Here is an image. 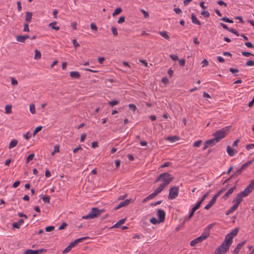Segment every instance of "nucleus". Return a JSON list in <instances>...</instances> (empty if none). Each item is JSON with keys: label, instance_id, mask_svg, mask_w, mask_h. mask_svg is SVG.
<instances>
[{"label": "nucleus", "instance_id": "obj_1", "mask_svg": "<svg viewBox=\"0 0 254 254\" xmlns=\"http://www.w3.org/2000/svg\"><path fill=\"white\" fill-rule=\"evenodd\" d=\"M174 177L172 175L168 172L163 173L160 174L158 177L155 180V183L159 182H163V183L161 184V185H164L166 187H167L173 180Z\"/></svg>", "mask_w": 254, "mask_h": 254}, {"label": "nucleus", "instance_id": "obj_2", "mask_svg": "<svg viewBox=\"0 0 254 254\" xmlns=\"http://www.w3.org/2000/svg\"><path fill=\"white\" fill-rule=\"evenodd\" d=\"M104 212H105L104 209H99L97 207H93L90 212L87 215L83 216L82 218L83 219H94L98 217Z\"/></svg>", "mask_w": 254, "mask_h": 254}, {"label": "nucleus", "instance_id": "obj_3", "mask_svg": "<svg viewBox=\"0 0 254 254\" xmlns=\"http://www.w3.org/2000/svg\"><path fill=\"white\" fill-rule=\"evenodd\" d=\"M239 231V229L238 228H236L231 231V232L227 234L225 236L224 241L222 242V243L224 244L225 245L230 248L232 243V240L233 238L238 234Z\"/></svg>", "mask_w": 254, "mask_h": 254}, {"label": "nucleus", "instance_id": "obj_4", "mask_svg": "<svg viewBox=\"0 0 254 254\" xmlns=\"http://www.w3.org/2000/svg\"><path fill=\"white\" fill-rule=\"evenodd\" d=\"M230 127H226L220 130H218L213 133L212 135L215 138V139H216L219 142L220 139L224 138L228 134Z\"/></svg>", "mask_w": 254, "mask_h": 254}, {"label": "nucleus", "instance_id": "obj_5", "mask_svg": "<svg viewBox=\"0 0 254 254\" xmlns=\"http://www.w3.org/2000/svg\"><path fill=\"white\" fill-rule=\"evenodd\" d=\"M88 237H84L75 240L73 242H71L68 246H67L63 252V254H66L68 253L71 249L74 247L79 243L82 242L83 240L88 239Z\"/></svg>", "mask_w": 254, "mask_h": 254}, {"label": "nucleus", "instance_id": "obj_6", "mask_svg": "<svg viewBox=\"0 0 254 254\" xmlns=\"http://www.w3.org/2000/svg\"><path fill=\"white\" fill-rule=\"evenodd\" d=\"M229 247L222 243L215 250V254H225L229 250Z\"/></svg>", "mask_w": 254, "mask_h": 254}, {"label": "nucleus", "instance_id": "obj_7", "mask_svg": "<svg viewBox=\"0 0 254 254\" xmlns=\"http://www.w3.org/2000/svg\"><path fill=\"white\" fill-rule=\"evenodd\" d=\"M179 195V188L173 187L170 188L168 198L169 199H173L176 198Z\"/></svg>", "mask_w": 254, "mask_h": 254}, {"label": "nucleus", "instance_id": "obj_8", "mask_svg": "<svg viewBox=\"0 0 254 254\" xmlns=\"http://www.w3.org/2000/svg\"><path fill=\"white\" fill-rule=\"evenodd\" d=\"M207 236L204 235L203 233L199 237L194 239L190 243V245L191 247L195 246L196 244L201 243L207 238Z\"/></svg>", "mask_w": 254, "mask_h": 254}, {"label": "nucleus", "instance_id": "obj_9", "mask_svg": "<svg viewBox=\"0 0 254 254\" xmlns=\"http://www.w3.org/2000/svg\"><path fill=\"white\" fill-rule=\"evenodd\" d=\"M254 189V180L251 181L249 185L242 191L243 193L248 196Z\"/></svg>", "mask_w": 254, "mask_h": 254}, {"label": "nucleus", "instance_id": "obj_10", "mask_svg": "<svg viewBox=\"0 0 254 254\" xmlns=\"http://www.w3.org/2000/svg\"><path fill=\"white\" fill-rule=\"evenodd\" d=\"M246 196H247L245 194L241 192L236 195L235 198L233 199V202L235 203L236 205L239 206V205L242 201L243 197Z\"/></svg>", "mask_w": 254, "mask_h": 254}, {"label": "nucleus", "instance_id": "obj_11", "mask_svg": "<svg viewBox=\"0 0 254 254\" xmlns=\"http://www.w3.org/2000/svg\"><path fill=\"white\" fill-rule=\"evenodd\" d=\"M158 217V222H162L164 221L165 218V213L164 210L159 209L157 213Z\"/></svg>", "mask_w": 254, "mask_h": 254}, {"label": "nucleus", "instance_id": "obj_12", "mask_svg": "<svg viewBox=\"0 0 254 254\" xmlns=\"http://www.w3.org/2000/svg\"><path fill=\"white\" fill-rule=\"evenodd\" d=\"M215 225V223H213L208 225L203 230V233L207 236L208 238L210 235V230L212 229L214 226Z\"/></svg>", "mask_w": 254, "mask_h": 254}, {"label": "nucleus", "instance_id": "obj_13", "mask_svg": "<svg viewBox=\"0 0 254 254\" xmlns=\"http://www.w3.org/2000/svg\"><path fill=\"white\" fill-rule=\"evenodd\" d=\"M245 243H246V241H244L243 242H242L239 243L237 245V246L235 248V249L233 251V253L234 254H238L239 253V251L241 250V249L245 245Z\"/></svg>", "mask_w": 254, "mask_h": 254}, {"label": "nucleus", "instance_id": "obj_14", "mask_svg": "<svg viewBox=\"0 0 254 254\" xmlns=\"http://www.w3.org/2000/svg\"><path fill=\"white\" fill-rule=\"evenodd\" d=\"M236 189V187L235 186L229 189L227 191V192L224 195V196H223V198L224 199H227L228 197H229V196L233 193V191Z\"/></svg>", "mask_w": 254, "mask_h": 254}, {"label": "nucleus", "instance_id": "obj_15", "mask_svg": "<svg viewBox=\"0 0 254 254\" xmlns=\"http://www.w3.org/2000/svg\"><path fill=\"white\" fill-rule=\"evenodd\" d=\"M216 200L215 198L213 197L210 202L204 207V209L206 210L209 209L215 203Z\"/></svg>", "mask_w": 254, "mask_h": 254}, {"label": "nucleus", "instance_id": "obj_16", "mask_svg": "<svg viewBox=\"0 0 254 254\" xmlns=\"http://www.w3.org/2000/svg\"><path fill=\"white\" fill-rule=\"evenodd\" d=\"M131 202H132L131 199H127L122 202H121L119 203V206L122 208L123 207H125L128 205Z\"/></svg>", "mask_w": 254, "mask_h": 254}, {"label": "nucleus", "instance_id": "obj_17", "mask_svg": "<svg viewBox=\"0 0 254 254\" xmlns=\"http://www.w3.org/2000/svg\"><path fill=\"white\" fill-rule=\"evenodd\" d=\"M198 208H199L195 205L191 209L189 215L188 217L186 219V220H189V219H190L193 216L195 211Z\"/></svg>", "mask_w": 254, "mask_h": 254}, {"label": "nucleus", "instance_id": "obj_18", "mask_svg": "<svg viewBox=\"0 0 254 254\" xmlns=\"http://www.w3.org/2000/svg\"><path fill=\"white\" fill-rule=\"evenodd\" d=\"M24 222V220L23 219H20L18 221L16 222H13L12 224L13 228H17L19 229L21 225H22Z\"/></svg>", "mask_w": 254, "mask_h": 254}, {"label": "nucleus", "instance_id": "obj_19", "mask_svg": "<svg viewBox=\"0 0 254 254\" xmlns=\"http://www.w3.org/2000/svg\"><path fill=\"white\" fill-rule=\"evenodd\" d=\"M32 16V12L27 11L25 13V21L27 23H29L31 21Z\"/></svg>", "mask_w": 254, "mask_h": 254}, {"label": "nucleus", "instance_id": "obj_20", "mask_svg": "<svg viewBox=\"0 0 254 254\" xmlns=\"http://www.w3.org/2000/svg\"><path fill=\"white\" fill-rule=\"evenodd\" d=\"M227 152L228 155L230 156H233L237 152L233 148L231 147L230 146L227 147Z\"/></svg>", "mask_w": 254, "mask_h": 254}, {"label": "nucleus", "instance_id": "obj_21", "mask_svg": "<svg viewBox=\"0 0 254 254\" xmlns=\"http://www.w3.org/2000/svg\"><path fill=\"white\" fill-rule=\"evenodd\" d=\"M254 161V159H252V160H250L249 161L245 163L241 167V168L240 169L243 172L245 169H246L249 166H250V165H251L253 163Z\"/></svg>", "mask_w": 254, "mask_h": 254}, {"label": "nucleus", "instance_id": "obj_22", "mask_svg": "<svg viewBox=\"0 0 254 254\" xmlns=\"http://www.w3.org/2000/svg\"><path fill=\"white\" fill-rule=\"evenodd\" d=\"M254 161V159H252V160H250L249 161L245 163L241 167V168L240 169L243 172L245 169H246L249 166H250V165H251L253 163Z\"/></svg>", "mask_w": 254, "mask_h": 254}, {"label": "nucleus", "instance_id": "obj_23", "mask_svg": "<svg viewBox=\"0 0 254 254\" xmlns=\"http://www.w3.org/2000/svg\"><path fill=\"white\" fill-rule=\"evenodd\" d=\"M191 19L192 20V22L196 25H200L201 22L197 19L196 16L194 14H192L191 15Z\"/></svg>", "mask_w": 254, "mask_h": 254}, {"label": "nucleus", "instance_id": "obj_24", "mask_svg": "<svg viewBox=\"0 0 254 254\" xmlns=\"http://www.w3.org/2000/svg\"><path fill=\"white\" fill-rule=\"evenodd\" d=\"M238 206L236 205L235 204H234L232 207H231L226 212V215H229L232 212H233L234 211H235L237 208Z\"/></svg>", "mask_w": 254, "mask_h": 254}, {"label": "nucleus", "instance_id": "obj_25", "mask_svg": "<svg viewBox=\"0 0 254 254\" xmlns=\"http://www.w3.org/2000/svg\"><path fill=\"white\" fill-rule=\"evenodd\" d=\"M218 141H217L216 139H215V138H213L212 139L207 140L206 141V144H208V145L209 146H214L216 143H217Z\"/></svg>", "mask_w": 254, "mask_h": 254}, {"label": "nucleus", "instance_id": "obj_26", "mask_svg": "<svg viewBox=\"0 0 254 254\" xmlns=\"http://www.w3.org/2000/svg\"><path fill=\"white\" fill-rule=\"evenodd\" d=\"M165 188V187L164 185L160 184L159 186L154 191V192L157 195L164 190Z\"/></svg>", "mask_w": 254, "mask_h": 254}, {"label": "nucleus", "instance_id": "obj_27", "mask_svg": "<svg viewBox=\"0 0 254 254\" xmlns=\"http://www.w3.org/2000/svg\"><path fill=\"white\" fill-rule=\"evenodd\" d=\"M126 220V218H123L119 220L114 225H113L111 228H118L120 225L125 223Z\"/></svg>", "mask_w": 254, "mask_h": 254}, {"label": "nucleus", "instance_id": "obj_28", "mask_svg": "<svg viewBox=\"0 0 254 254\" xmlns=\"http://www.w3.org/2000/svg\"><path fill=\"white\" fill-rule=\"evenodd\" d=\"M70 76L73 78H79L80 77V74L78 71H71L69 73Z\"/></svg>", "mask_w": 254, "mask_h": 254}, {"label": "nucleus", "instance_id": "obj_29", "mask_svg": "<svg viewBox=\"0 0 254 254\" xmlns=\"http://www.w3.org/2000/svg\"><path fill=\"white\" fill-rule=\"evenodd\" d=\"M57 23V21H54L53 22H51L49 24V27H51L52 29H53L54 30H60V27L59 26H56Z\"/></svg>", "mask_w": 254, "mask_h": 254}, {"label": "nucleus", "instance_id": "obj_30", "mask_svg": "<svg viewBox=\"0 0 254 254\" xmlns=\"http://www.w3.org/2000/svg\"><path fill=\"white\" fill-rule=\"evenodd\" d=\"M242 172H243V171L240 169H239L236 172H235L233 175H232L230 176V178H233V179L237 177L238 176H239L240 175H241V174Z\"/></svg>", "mask_w": 254, "mask_h": 254}, {"label": "nucleus", "instance_id": "obj_31", "mask_svg": "<svg viewBox=\"0 0 254 254\" xmlns=\"http://www.w3.org/2000/svg\"><path fill=\"white\" fill-rule=\"evenodd\" d=\"M17 143H18V141H17V140H16V139H12L10 141V144L9 145V149H11V148L14 147L15 146H16Z\"/></svg>", "mask_w": 254, "mask_h": 254}, {"label": "nucleus", "instance_id": "obj_32", "mask_svg": "<svg viewBox=\"0 0 254 254\" xmlns=\"http://www.w3.org/2000/svg\"><path fill=\"white\" fill-rule=\"evenodd\" d=\"M11 108L12 106L10 105H7L5 107V112L6 114H10L11 113Z\"/></svg>", "mask_w": 254, "mask_h": 254}, {"label": "nucleus", "instance_id": "obj_33", "mask_svg": "<svg viewBox=\"0 0 254 254\" xmlns=\"http://www.w3.org/2000/svg\"><path fill=\"white\" fill-rule=\"evenodd\" d=\"M16 40L19 42L25 43V40L24 36L18 35L16 36Z\"/></svg>", "mask_w": 254, "mask_h": 254}, {"label": "nucleus", "instance_id": "obj_34", "mask_svg": "<svg viewBox=\"0 0 254 254\" xmlns=\"http://www.w3.org/2000/svg\"><path fill=\"white\" fill-rule=\"evenodd\" d=\"M159 33L163 38L167 40H169L170 37L166 31H160Z\"/></svg>", "mask_w": 254, "mask_h": 254}, {"label": "nucleus", "instance_id": "obj_35", "mask_svg": "<svg viewBox=\"0 0 254 254\" xmlns=\"http://www.w3.org/2000/svg\"><path fill=\"white\" fill-rule=\"evenodd\" d=\"M35 52V56H34V59L35 60H38V59H40L41 57V54L40 52L39 51H38V50H36Z\"/></svg>", "mask_w": 254, "mask_h": 254}, {"label": "nucleus", "instance_id": "obj_36", "mask_svg": "<svg viewBox=\"0 0 254 254\" xmlns=\"http://www.w3.org/2000/svg\"><path fill=\"white\" fill-rule=\"evenodd\" d=\"M34 156H35V154L34 153H31V154H29L26 158V163L27 164H28L30 161L33 160Z\"/></svg>", "mask_w": 254, "mask_h": 254}, {"label": "nucleus", "instance_id": "obj_37", "mask_svg": "<svg viewBox=\"0 0 254 254\" xmlns=\"http://www.w3.org/2000/svg\"><path fill=\"white\" fill-rule=\"evenodd\" d=\"M24 254H37V251L36 250H33L31 249H28L26 250L24 253Z\"/></svg>", "mask_w": 254, "mask_h": 254}, {"label": "nucleus", "instance_id": "obj_38", "mask_svg": "<svg viewBox=\"0 0 254 254\" xmlns=\"http://www.w3.org/2000/svg\"><path fill=\"white\" fill-rule=\"evenodd\" d=\"M122 11V9L121 7H118L117 8H116L115 9L114 12L113 13V16H115L116 15L120 14V13H121Z\"/></svg>", "mask_w": 254, "mask_h": 254}, {"label": "nucleus", "instance_id": "obj_39", "mask_svg": "<svg viewBox=\"0 0 254 254\" xmlns=\"http://www.w3.org/2000/svg\"><path fill=\"white\" fill-rule=\"evenodd\" d=\"M179 138L177 136H170L167 138V139L171 142H175L179 140Z\"/></svg>", "mask_w": 254, "mask_h": 254}, {"label": "nucleus", "instance_id": "obj_40", "mask_svg": "<svg viewBox=\"0 0 254 254\" xmlns=\"http://www.w3.org/2000/svg\"><path fill=\"white\" fill-rule=\"evenodd\" d=\"M220 20L223 21L225 22L229 23H233V21L232 20L229 19V18H228L227 17H224L223 18H220Z\"/></svg>", "mask_w": 254, "mask_h": 254}, {"label": "nucleus", "instance_id": "obj_41", "mask_svg": "<svg viewBox=\"0 0 254 254\" xmlns=\"http://www.w3.org/2000/svg\"><path fill=\"white\" fill-rule=\"evenodd\" d=\"M119 103V101L116 100H113L109 102V104L110 106L113 107Z\"/></svg>", "mask_w": 254, "mask_h": 254}, {"label": "nucleus", "instance_id": "obj_42", "mask_svg": "<svg viewBox=\"0 0 254 254\" xmlns=\"http://www.w3.org/2000/svg\"><path fill=\"white\" fill-rule=\"evenodd\" d=\"M42 200L45 203H50V197L49 195H44L42 197Z\"/></svg>", "mask_w": 254, "mask_h": 254}, {"label": "nucleus", "instance_id": "obj_43", "mask_svg": "<svg viewBox=\"0 0 254 254\" xmlns=\"http://www.w3.org/2000/svg\"><path fill=\"white\" fill-rule=\"evenodd\" d=\"M226 190V189H221L219 190L213 197L217 199V198L222 194V193Z\"/></svg>", "mask_w": 254, "mask_h": 254}, {"label": "nucleus", "instance_id": "obj_44", "mask_svg": "<svg viewBox=\"0 0 254 254\" xmlns=\"http://www.w3.org/2000/svg\"><path fill=\"white\" fill-rule=\"evenodd\" d=\"M42 129V126H39L36 127V128L33 131V135H35L38 132L41 131Z\"/></svg>", "mask_w": 254, "mask_h": 254}, {"label": "nucleus", "instance_id": "obj_45", "mask_svg": "<svg viewBox=\"0 0 254 254\" xmlns=\"http://www.w3.org/2000/svg\"><path fill=\"white\" fill-rule=\"evenodd\" d=\"M30 111L32 114H35L36 112L35 107L34 104H31L30 105Z\"/></svg>", "mask_w": 254, "mask_h": 254}, {"label": "nucleus", "instance_id": "obj_46", "mask_svg": "<svg viewBox=\"0 0 254 254\" xmlns=\"http://www.w3.org/2000/svg\"><path fill=\"white\" fill-rule=\"evenodd\" d=\"M111 31L113 33V34L114 35V36H118V31H117V28L115 27H114V26H112L111 27Z\"/></svg>", "mask_w": 254, "mask_h": 254}, {"label": "nucleus", "instance_id": "obj_47", "mask_svg": "<svg viewBox=\"0 0 254 254\" xmlns=\"http://www.w3.org/2000/svg\"><path fill=\"white\" fill-rule=\"evenodd\" d=\"M242 55L243 56H245V57H249L251 56H254V55L249 52H242Z\"/></svg>", "mask_w": 254, "mask_h": 254}, {"label": "nucleus", "instance_id": "obj_48", "mask_svg": "<svg viewBox=\"0 0 254 254\" xmlns=\"http://www.w3.org/2000/svg\"><path fill=\"white\" fill-rule=\"evenodd\" d=\"M28 23H29L26 22L24 24V27H23V31L28 32L29 31Z\"/></svg>", "mask_w": 254, "mask_h": 254}, {"label": "nucleus", "instance_id": "obj_49", "mask_svg": "<svg viewBox=\"0 0 254 254\" xmlns=\"http://www.w3.org/2000/svg\"><path fill=\"white\" fill-rule=\"evenodd\" d=\"M59 146L58 145H56L54 146V150L52 152V155H53L55 152H59L60 151Z\"/></svg>", "mask_w": 254, "mask_h": 254}, {"label": "nucleus", "instance_id": "obj_50", "mask_svg": "<svg viewBox=\"0 0 254 254\" xmlns=\"http://www.w3.org/2000/svg\"><path fill=\"white\" fill-rule=\"evenodd\" d=\"M201 14L205 17H209L210 14L207 11H202L201 12Z\"/></svg>", "mask_w": 254, "mask_h": 254}, {"label": "nucleus", "instance_id": "obj_51", "mask_svg": "<svg viewBox=\"0 0 254 254\" xmlns=\"http://www.w3.org/2000/svg\"><path fill=\"white\" fill-rule=\"evenodd\" d=\"M128 107L130 109L132 110L133 111L135 112L137 109L136 106L133 104H130L128 105Z\"/></svg>", "mask_w": 254, "mask_h": 254}, {"label": "nucleus", "instance_id": "obj_52", "mask_svg": "<svg viewBox=\"0 0 254 254\" xmlns=\"http://www.w3.org/2000/svg\"><path fill=\"white\" fill-rule=\"evenodd\" d=\"M91 29L95 31H97L98 28L94 23H91L90 25Z\"/></svg>", "mask_w": 254, "mask_h": 254}, {"label": "nucleus", "instance_id": "obj_53", "mask_svg": "<svg viewBox=\"0 0 254 254\" xmlns=\"http://www.w3.org/2000/svg\"><path fill=\"white\" fill-rule=\"evenodd\" d=\"M202 143V141L201 140H197L194 142L193 144V147H199Z\"/></svg>", "mask_w": 254, "mask_h": 254}, {"label": "nucleus", "instance_id": "obj_54", "mask_svg": "<svg viewBox=\"0 0 254 254\" xmlns=\"http://www.w3.org/2000/svg\"><path fill=\"white\" fill-rule=\"evenodd\" d=\"M254 148V143L248 144L246 146V148L247 150H249Z\"/></svg>", "mask_w": 254, "mask_h": 254}, {"label": "nucleus", "instance_id": "obj_55", "mask_svg": "<svg viewBox=\"0 0 254 254\" xmlns=\"http://www.w3.org/2000/svg\"><path fill=\"white\" fill-rule=\"evenodd\" d=\"M140 11L141 13L144 15L145 18H147L149 17V15L147 11H146L145 10L142 9H141Z\"/></svg>", "mask_w": 254, "mask_h": 254}, {"label": "nucleus", "instance_id": "obj_56", "mask_svg": "<svg viewBox=\"0 0 254 254\" xmlns=\"http://www.w3.org/2000/svg\"><path fill=\"white\" fill-rule=\"evenodd\" d=\"M54 229H55V227L54 226H48V227H46L45 231L46 232H51V231L54 230Z\"/></svg>", "mask_w": 254, "mask_h": 254}, {"label": "nucleus", "instance_id": "obj_57", "mask_svg": "<svg viewBox=\"0 0 254 254\" xmlns=\"http://www.w3.org/2000/svg\"><path fill=\"white\" fill-rule=\"evenodd\" d=\"M170 57L173 61H177L179 60L178 56L176 55H170Z\"/></svg>", "mask_w": 254, "mask_h": 254}, {"label": "nucleus", "instance_id": "obj_58", "mask_svg": "<svg viewBox=\"0 0 254 254\" xmlns=\"http://www.w3.org/2000/svg\"><path fill=\"white\" fill-rule=\"evenodd\" d=\"M67 225V224L66 223L64 222L61 226H59V230H62L64 229Z\"/></svg>", "mask_w": 254, "mask_h": 254}, {"label": "nucleus", "instance_id": "obj_59", "mask_svg": "<svg viewBox=\"0 0 254 254\" xmlns=\"http://www.w3.org/2000/svg\"><path fill=\"white\" fill-rule=\"evenodd\" d=\"M246 65L247 66H253L254 65V62L252 60H249L246 62Z\"/></svg>", "mask_w": 254, "mask_h": 254}, {"label": "nucleus", "instance_id": "obj_60", "mask_svg": "<svg viewBox=\"0 0 254 254\" xmlns=\"http://www.w3.org/2000/svg\"><path fill=\"white\" fill-rule=\"evenodd\" d=\"M150 222L153 224H156L157 222H158V221L157 220V219L155 217H152L150 219Z\"/></svg>", "mask_w": 254, "mask_h": 254}, {"label": "nucleus", "instance_id": "obj_61", "mask_svg": "<svg viewBox=\"0 0 254 254\" xmlns=\"http://www.w3.org/2000/svg\"><path fill=\"white\" fill-rule=\"evenodd\" d=\"M217 4L220 5H224V6H227V4L224 2L223 0H218L217 2Z\"/></svg>", "mask_w": 254, "mask_h": 254}, {"label": "nucleus", "instance_id": "obj_62", "mask_svg": "<svg viewBox=\"0 0 254 254\" xmlns=\"http://www.w3.org/2000/svg\"><path fill=\"white\" fill-rule=\"evenodd\" d=\"M230 32L234 34L235 35H237V36H239L240 35L238 32L235 29L231 28V29L230 30Z\"/></svg>", "mask_w": 254, "mask_h": 254}, {"label": "nucleus", "instance_id": "obj_63", "mask_svg": "<svg viewBox=\"0 0 254 254\" xmlns=\"http://www.w3.org/2000/svg\"><path fill=\"white\" fill-rule=\"evenodd\" d=\"M245 45L248 48H253L254 47V45L251 42H246L245 43Z\"/></svg>", "mask_w": 254, "mask_h": 254}, {"label": "nucleus", "instance_id": "obj_64", "mask_svg": "<svg viewBox=\"0 0 254 254\" xmlns=\"http://www.w3.org/2000/svg\"><path fill=\"white\" fill-rule=\"evenodd\" d=\"M125 17L124 16H121L118 20V23L120 24L125 22Z\"/></svg>", "mask_w": 254, "mask_h": 254}]
</instances>
